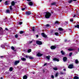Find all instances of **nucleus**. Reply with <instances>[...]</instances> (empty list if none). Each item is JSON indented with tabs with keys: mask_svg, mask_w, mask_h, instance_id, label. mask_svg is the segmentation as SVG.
I'll use <instances>...</instances> for the list:
<instances>
[{
	"mask_svg": "<svg viewBox=\"0 0 79 79\" xmlns=\"http://www.w3.org/2000/svg\"><path fill=\"white\" fill-rule=\"evenodd\" d=\"M46 15H45V17L46 18H49L51 16V14L50 12H45Z\"/></svg>",
	"mask_w": 79,
	"mask_h": 79,
	"instance_id": "nucleus-1",
	"label": "nucleus"
},
{
	"mask_svg": "<svg viewBox=\"0 0 79 79\" xmlns=\"http://www.w3.org/2000/svg\"><path fill=\"white\" fill-rule=\"evenodd\" d=\"M36 44H38V45H42V42L40 41H36Z\"/></svg>",
	"mask_w": 79,
	"mask_h": 79,
	"instance_id": "nucleus-2",
	"label": "nucleus"
},
{
	"mask_svg": "<svg viewBox=\"0 0 79 79\" xmlns=\"http://www.w3.org/2000/svg\"><path fill=\"white\" fill-rule=\"evenodd\" d=\"M41 35L44 37H45V38H46V37H47V36L44 33H41Z\"/></svg>",
	"mask_w": 79,
	"mask_h": 79,
	"instance_id": "nucleus-3",
	"label": "nucleus"
},
{
	"mask_svg": "<svg viewBox=\"0 0 79 79\" xmlns=\"http://www.w3.org/2000/svg\"><path fill=\"white\" fill-rule=\"evenodd\" d=\"M19 63V60L15 61V62L14 63L15 65H16L17 64H18Z\"/></svg>",
	"mask_w": 79,
	"mask_h": 79,
	"instance_id": "nucleus-4",
	"label": "nucleus"
},
{
	"mask_svg": "<svg viewBox=\"0 0 79 79\" xmlns=\"http://www.w3.org/2000/svg\"><path fill=\"white\" fill-rule=\"evenodd\" d=\"M53 60V61H59V59L56 58H53L52 59Z\"/></svg>",
	"mask_w": 79,
	"mask_h": 79,
	"instance_id": "nucleus-5",
	"label": "nucleus"
},
{
	"mask_svg": "<svg viewBox=\"0 0 79 79\" xmlns=\"http://www.w3.org/2000/svg\"><path fill=\"white\" fill-rule=\"evenodd\" d=\"M28 4L30 5V6H32V5H33V3H32V2L31 1L29 2Z\"/></svg>",
	"mask_w": 79,
	"mask_h": 79,
	"instance_id": "nucleus-6",
	"label": "nucleus"
},
{
	"mask_svg": "<svg viewBox=\"0 0 79 79\" xmlns=\"http://www.w3.org/2000/svg\"><path fill=\"white\" fill-rule=\"evenodd\" d=\"M68 68H69L71 69V68H73V65L72 64H70L68 66Z\"/></svg>",
	"mask_w": 79,
	"mask_h": 79,
	"instance_id": "nucleus-7",
	"label": "nucleus"
},
{
	"mask_svg": "<svg viewBox=\"0 0 79 79\" xmlns=\"http://www.w3.org/2000/svg\"><path fill=\"white\" fill-rule=\"evenodd\" d=\"M55 48H56V47L53 46H52L51 47V48L52 50H54V49H55Z\"/></svg>",
	"mask_w": 79,
	"mask_h": 79,
	"instance_id": "nucleus-8",
	"label": "nucleus"
},
{
	"mask_svg": "<svg viewBox=\"0 0 79 79\" xmlns=\"http://www.w3.org/2000/svg\"><path fill=\"white\" fill-rule=\"evenodd\" d=\"M26 14L27 15H30L31 14V11L27 12L26 13Z\"/></svg>",
	"mask_w": 79,
	"mask_h": 79,
	"instance_id": "nucleus-9",
	"label": "nucleus"
},
{
	"mask_svg": "<svg viewBox=\"0 0 79 79\" xmlns=\"http://www.w3.org/2000/svg\"><path fill=\"white\" fill-rule=\"evenodd\" d=\"M63 60L64 61H66L67 60V57H64L63 58Z\"/></svg>",
	"mask_w": 79,
	"mask_h": 79,
	"instance_id": "nucleus-10",
	"label": "nucleus"
},
{
	"mask_svg": "<svg viewBox=\"0 0 79 79\" xmlns=\"http://www.w3.org/2000/svg\"><path fill=\"white\" fill-rule=\"evenodd\" d=\"M37 55L38 56H42V55H43V54H41L40 53H38L37 54Z\"/></svg>",
	"mask_w": 79,
	"mask_h": 79,
	"instance_id": "nucleus-11",
	"label": "nucleus"
},
{
	"mask_svg": "<svg viewBox=\"0 0 79 79\" xmlns=\"http://www.w3.org/2000/svg\"><path fill=\"white\" fill-rule=\"evenodd\" d=\"M5 5H8V4H9V1H6L5 2Z\"/></svg>",
	"mask_w": 79,
	"mask_h": 79,
	"instance_id": "nucleus-12",
	"label": "nucleus"
},
{
	"mask_svg": "<svg viewBox=\"0 0 79 79\" xmlns=\"http://www.w3.org/2000/svg\"><path fill=\"white\" fill-rule=\"evenodd\" d=\"M75 63L76 64H78L79 63V61L77 59H76L75 60Z\"/></svg>",
	"mask_w": 79,
	"mask_h": 79,
	"instance_id": "nucleus-13",
	"label": "nucleus"
},
{
	"mask_svg": "<svg viewBox=\"0 0 79 79\" xmlns=\"http://www.w3.org/2000/svg\"><path fill=\"white\" fill-rule=\"evenodd\" d=\"M23 79H27V77L26 75L23 76Z\"/></svg>",
	"mask_w": 79,
	"mask_h": 79,
	"instance_id": "nucleus-14",
	"label": "nucleus"
},
{
	"mask_svg": "<svg viewBox=\"0 0 79 79\" xmlns=\"http://www.w3.org/2000/svg\"><path fill=\"white\" fill-rule=\"evenodd\" d=\"M21 60H22V61H25L26 60V58H21Z\"/></svg>",
	"mask_w": 79,
	"mask_h": 79,
	"instance_id": "nucleus-15",
	"label": "nucleus"
},
{
	"mask_svg": "<svg viewBox=\"0 0 79 79\" xmlns=\"http://www.w3.org/2000/svg\"><path fill=\"white\" fill-rule=\"evenodd\" d=\"M61 53L63 55H64V54L65 53V52H63V51H61Z\"/></svg>",
	"mask_w": 79,
	"mask_h": 79,
	"instance_id": "nucleus-16",
	"label": "nucleus"
},
{
	"mask_svg": "<svg viewBox=\"0 0 79 79\" xmlns=\"http://www.w3.org/2000/svg\"><path fill=\"white\" fill-rule=\"evenodd\" d=\"M46 58L47 59H48V60H50V56L48 55V56H46Z\"/></svg>",
	"mask_w": 79,
	"mask_h": 79,
	"instance_id": "nucleus-17",
	"label": "nucleus"
},
{
	"mask_svg": "<svg viewBox=\"0 0 79 79\" xmlns=\"http://www.w3.org/2000/svg\"><path fill=\"white\" fill-rule=\"evenodd\" d=\"M11 5H12V6H14L15 4V2L14 1H12L11 2Z\"/></svg>",
	"mask_w": 79,
	"mask_h": 79,
	"instance_id": "nucleus-18",
	"label": "nucleus"
},
{
	"mask_svg": "<svg viewBox=\"0 0 79 79\" xmlns=\"http://www.w3.org/2000/svg\"><path fill=\"white\" fill-rule=\"evenodd\" d=\"M10 10H6V13H10Z\"/></svg>",
	"mask_w": 79,
	"mask_h": 79,
	"instance_id": "nucleus-19",
	"label": "nucleus"
},
{
	"mask_svg": "<svg viewBox=\"0 0 79 79\" xmlns=\"http://www.w3.org/2000/svg\"><path fill=\"white\" fill-rule=\"evenodd\" d=\"M58 30H59V31H63V29L61 28H59Z\"/></svg>",
	"mask_w": 79,
	"mask_h": 79,
	"instance_id": "nucleus-20",
	"label": "nucleus"
},
{
	"mask_svg": "<svg viewBox=\"0 0 79 79\" xmlns=\"http://www.w3.org/2000/svg\"><path fill=\"white\" fill-rule=\"evenodd\" d=\"M34 40H32L31 41H29V44H31V43H32V42H34Z\"/></svg>",
	"mask_w": 79,
	"mask_h": 79,
	"instance_id": "nucleus-21",
	"label": "nucleus"
},
{
	"mask_svg": "<svg viewBox=\"0 0 79 79\" xmlns=\"http://www.w3.org/2000/svg\"><path fill=\"white\" fill-rule=\"evenodd\" d=\"M68 50H69V51H73V50H74V49L69 48L68 49Z\"/></svg>",
	"mask_w": 79,
	"mask_h": 79,
	"instance_id": "nucleus-22",
	"label": "nucleus"
},
{
	"mask_svg": "<svg viewBox=\"0 0 79 79\" xmlns=\"http://www.w3.org/2000/svg\"><path fill=\"white\" fill-rule=\"evenodd\" d=\"M55 24H60V23H59V22H58V21H56L55 22V23H54Z\"/></svg>",
	"mask_w": 79,
	"mask_h": 79,
	"instance_id": "nucleus-23",
	"label": "nucleus"
},
{
	"mask_svg": "<svg viewBox=\"0 0 79 79\" xmlns=\"http://www.w3.org/2000/svg\"><path fill=\"white\" fill-rule=\"evenodd\" d=\"M73 2V0H70L68 1V3H72V2Z\"/></svg>",
	"mask_w": 79,
	"mask_h": 79,
	"instance_id": "nucleus-24",
	"label": "nucleus"
},
{
	"mask_svg": "<svg viewBox=\"0 0 79 79\" xmlns=\"http://www.w3.org/2000/svg\"><path fill=\"white\" fill-rule=\"evenodd\" d=\"M1 47L2 48H5V46L4 45L2 44L1 45Z\"/></svg>",
	"mask_w": 79,
	"mask_h": 79,
	"instance_id": "nucleus-25",
	"label": "nucleus"
},
{
	"mask_svg": "<svg viewBox=\"0 0 79 79\" xmlns=\"http://www.w3.org/2000/svg\"><path fill=\"white\" fill-rule=\"evenodd\" d=\"M9 70L10 71H13V68L10 67L9 69Z\"/></svg>",
	"mask_w": 79,
	"mask_h": 79,
	"instance_id": "nucleus-26",
	"label": "nucleus"
},
{
	"mask_svg": "<svg viewBox=\"0 0 79 79\" xmlns=\"http://www.w3.org/2000/svg\"><path fill=\"white\" fill-rule=\"evenodd\" d=\"M75 27H77V28H79V25H77L75 26Z\"/></svg>",
	"mask_w": 79,
	"mask_h": 79,
	"instance_id": "nucleus-27",
	"label": "nucleus"
},
{
	"mask_svg": "<svg viewBox=\"0 0 79 79\" xmlns=\"http://www.w3.org/2000/svg\"><path fill=\"white\" fill-rule=\"evenodd\" d=\"M23 33H24V31H19V34H23Z\"/></svg>",
	"mask_w": 79,
	"mask_h": 79,
	"instance_id": "nucleus-28",
	"label": "nucleus"
},
{
	"mask_svg": "<svg viewBox=\"0 0 79 79\" xmlns=\"http://www.w3.org/2000/svg\"><path fill=\"white\" fill-rule=\"evenodd\" d=\"M35 29V27H33L32 28V31H33V32H34V31H35V29Z\"/></svg>",
	"mask_w": 79,
	"mask_h": 79,
	"instance_id": "nucleus-29",
	"label": "nucleus"
},
{
	"mask_svg": "<svg viewBox=\"0 0 79 79\" xmlns=\"http://www.w3.org/2000/svg\"><path fill=\"white\" fill-rule=\"evenodd\" d=\"M53 69L54 70H55V71H57V70H58V69L56 68H54Z\"/></svg>",
	"mask_w": 79,
	"mask_h": 79,
	"instance_id": "nucleus-30",
	"label": "nucleus"
},
{
	"mask_svg": "<svg viewBox=\"0 0 79 79\" xmlns=\"http://www.w3.org/2000/svg\"><path fill=\"white\" fill-rule=\"evenodd\" d=\"M15 36L16 38H18V34H16V35H15Z\"/></svg>",
	"mask_w": 79,
	"mask_h": 79,
	"instance_id": "nucleus-31",
	"label": "nucleus"
},
{
	"mask_svg": "<svg viewBox=\"0 0 79 79\" xmlns=\"http://www.w3.org/2000/svg\"><path fill=\"white\" fill-rule=\"evenodd\" d=\"M56 4V3L55 2H53L52 3H51V5H55Z\"/></svg>",
	"mask_w": 79,
	"mask_h": 79,
	"instance_id": "nucleus-32",
	"label": "nucleus"
},
{
	"mask_svg": "<svg viewBox=\"0 0 79 79\" xmlns=\"http://www.w3.org/2000/svg\"><path fill=\"white\" fill-rule=\"evenodd\" d=\"M45 26H46V27H49V26H50V25H49V24H47L46 25H45Z\"/></svg>",
	"mask_w": 79,
	"mask_h": 79,
	"instance_id": "nucleus-33",
	"label": "nucleus"
},
{
	"mask_svg": "<svg viewBox=\"0 0 79 79\" xmlns=\"http://www.w3.org/2000/svg\"><path fill=\"white\" fill-rule=\"evenodd\" d=\"M31 52V49H29L28 50V53H30V52Z\"/></svg>",
	"mask_w": 79,
	"mask_h": 79,
	"instance_id": "nucleus-34",
	"label": "nucleus"
},
{
	"mask_svg": "<svg viewBox=\"0 0 79 79\" xmlns=\"http://www.w3.org/2000/svg\"><path fill=\"white\" fill-rule=\"evenodd\" d=\"M55 35H57V36H58V32L55 33Z\"/></svg>",
	"mask_w": 79,
	"mask_h": 79,
	"instance_id": "nucleus-35",
	"label": "nucleus"
},
{
	"mask_svg": "<svg viewBox=\"0 0 79 79\" xmlns=\"http://www.w3.org/2000/svg\"><path fill=\"white\" fill-rule=\"evenodd\" d=\"M11 48L12 50H15V48L13 46H12L11 47Z\"/></svg>",
	"mask_w": 79,
	"mask_h": 79,
	"instance_id": "nucleus-36",
	"label": "nucleus"
},
{
	"mask_svg": "<svg viewBox=\"0 0 79 79\" xmlns=\"http://www.w3.org/2000/svg\"><path fill=\"white\" fill-rule=\"evenodd\" d=\"M72 53H73L72 52H70L69 53V56H72Z\"/></svg>",
	"mask_w": 79,
	"mask_h": 79,
	"instance_id": "nucleus-37",
	"label": "nucleus"
},
{
	"mask_svg": "<svg viewBox=\"0 0 79 79\" xmlns=\"http://www.w3.org/2000/svg\"><path fill=\"white\" fill-rule=\"evenodd\" d=\"M10 9L11 10H12V6H10Z\"/></svg>",
	"mask_w": 79,
	"mask_h": 79,
	"instance_id": "nucleus-38",
	"label": "nucleus"
},
{
	"mask_svg": "<svg viewBox=\"0 0 79 79\" xmlns=\"http://www.w3.org/2000/svg\"><path fill=\"white\" fill-rule=\"evenodd\" d=\"M29 59H31V60H32V59H33V57H31V56H30L29 57Z\"/></svg>",
	"mask_w": 79,
	"mask_h": 79,
	"instance_id": "nucleus-39",
	"label": "nucleus"
},
{
	"mask_svg": "<svg viewBox=\"0 0 79 79\" xmlns=\"http://www.w3.org/2000/svg\"><path fill=\"white\" fill-rule=\"evenodd\" d=\"M58 73H56V74L55 77H57V76H58Z\"/></svg>",
	"mask_w": 79,
	"mask_h": 79,
	"instance_id": "nucleus-40",
	"label": "nucleus"
},
{
	"mask_svg": "<svg viewBox=\"0 0 79 79\" xmlns=\"http://www.w3.org/2000/svg\"><path fill=\"white\" fill-rule=\"evenodd\" d=\"M22 23H23L22 22H20L19 23V24H20V25L22 24Z\"/></svg>",
	"mask_w": 79,
	"mask_h": 79,
	"instance_id": "nucleus-41",
	"label": "nucleus"
},
{
	"mask_svg": "<svg viewBox=\"0 0 79 79\" xmlns=\"http://www.w3.org/2000/svg\"><path fill=\"white\" fill-rule=\"evenodd\" d=\"M51 77L52 79H54V76H53V75H51Z\"/></svg>",
	"mask_w": 79,
	"mask_h": 79,
	"instance_id": "nucleus-42",
	"label": "nucleus"
},
{
	"mask_svg": "<svg viewBox=\"0 0 79 79\" xmlns=\"http://www.w3.org/2000/svg\"><path fill=\"white\" fill-rule=\"evenodd\" d=\"M25 9H26V8H23L22 9V10L23 11H24V10Z\"/></svg>",
	"mask_w": 79,
	"mask_h": 79,
	"instance_id": "nucleus-43",
	"label": "nucleus"
},
{
	"mask_svg": "<svg viewBox=\"0 0 79 79\" xmlns=\"http://www.w3.org/2000/svg\"><path fill=\"white\" fill-rule=\"evenodd\" d=\"M70 21H71V22H73V19H71L70 20Z\"/></svg>",
	"mask_w": 79,
	"mask_h": 79,
	"instance_id": "nucleus-44",
	"label": "nucleus"
},
{
	"mask_svg": "<svg viewBox=\"0 0 79 79\" xmlns=\"http://www.w3.org/2000/svg\"><path fill=\"white\" fill-rule=\"evenodd\" d=\"M76 15H74L73 16V18H74V17H76Z\"/></svg>",
	"mask_w": 79,
	"mask_h": 79,
	"instance_id": "nucleus-45",
	"label": "nucleus"
},
{
	"mask_svg": "<svg viewBox=\"0 0 79 79\" xmlns=\"http://www.w3.org/2000/svg\"><path fill=\"white\" fill-rule=\"evenodd\" d=\"M2 29V27H0V31H1Z\"/></svg>",
	"mask_w": 79,
	"mask_h": 79,
	"instance_id": "nucleus-46",
	"label": "nucleus"
},
{
	"mask_svg": "<svg viewBox=\"0 0 79 79\" xmlns=\"http://www.w3.org/2000/svg\"><path fill=\"white\" fill-rule=\"evenodd\" d=\"M46 65H47V63H45V64H44V66H46Z\"/></svg>",
	"mask_w": 79,
	"mask_h": 79,
	"instance_id": "nucleus-47",
	"label": "nucleus"
},
{
	"mask_svg": "<svg viewBox=\"0 0 79 79\" xmlns=\"http://www.w3.org/2000/svg\"><path fill=\"white\" fill-rule=\"evenodd\" d=\"M36 37H37V38L39 37V35H36Z\"/></svg>",
	"mask_w": 79,
	"mask_h": 79,
	"instance_id": "nucleus-48",
	"label": "nucleus"
},
{
	"mask_svg": "<svg viewBox=\"0 0 79 79\" xmlns=\"http://www.w3.org/2000/svg\"><path fill=\"white\" fill-rule=\"evenodd\" d=\"M5 30H6V31H8V28H5Z\"/></svg>",
	"mask_w": 79,
	"mask_h": 79,
	"instance_id": "nucleus-49",
	"label": "nucleus"
},
{
	"mask_svg": "<svg viewBox=\"0 0 79 79\" xmlns=\"http://www.w3.org/2000/svg\"><path fill=\"white\" fill-rule=\"evenodd\" d=\"M27 2H29L30 1H31V0H27Z\"/></svg>",
	"mask_w": 79,
	"mask_h": 79,
	"instance_id": "nucleus-50",
	"label": "nucleus"
},
{
	"mask_svg": "<svg viewBox=\"0 0 79 79\" xmlns=\"http://www.w3.org/2000/svg\"><path fill=\"white\" fill-rule=\"evenodd\" d=\"M63 70L65 71H66V69H64Z\"/></svg>",
	"mask_w": 79,
	"mask_h": 79,
	"instance_id": "nucleus-51",
	"label": "nucleus"
},
{
	"mask_svg": "<svg viewBox=\"0 0 79 79\" xmlns=\"http://www.w3.org/2000/svg\"><path fill=\"white\" fill-rule=\"evenodd\" d=\"M77 0H73V1H74L75 2H76V1H77Z\"/></svg>",
	"mask_w": 79,
	"mask_h": 79,
	"instance_id": "nucleus-52",
	"label": "nucleus"
},
{
	"mask_svg": "<svg viewBox=\"0 0 79 79\" xmlns=\"http://www.w3.org/2000/svg\"><path fill=\"white\" fill-rule=\"evenodd\" d=\"M65 42H67V40H65Z\"/></svg>",
	"mask_w": 79,
	"mask_h": 79,
	"instance_id": "nucleus-53",
	"label": "nucleus"
},
{
	"mask_svg": "<svg viewBox=\"0 0 79 79\" xmlns=\"http://www.w3.org/2000/svg\"><path fill=\"white\" fill-rule=\"evenodd\" d=\"M3 0H0V2H2V1Z\"/></svg>",
	"mask_w": 79,
	"mask_h": 79,
	"instance_id": "nucleus-54",
	"label": "nucleus"
},
{
	"mask_svg": "<svg viewBox=\"0 0 79 79\" xmlns=\"http://www.w3.org/2000/svg\"><path fill=\"white\" fill-rule=\"evenodd\" d=\"M3 56H1V58H3Z\"/></svg>",
	"mask_w": 79,
	"mask_h": 79,
	"instance_id": "nucleus-55",
	"label": "nucleus"
},
{
	"mask_svg": "<svg viewBox=\"0 0 79 79\" xmlns=\"http://www.w3.org/2000/svg\"><path fill=\"white\" fill-rule=\"evenodd\" d=\"M69 30H70V32H72V31L71 30V29H69Z\"/></svg>",
	"mask_w": 79,
	"mask_h": 79,
	"instance_id": "nucleus-56",
	"label": "nucleus"
},
{
	"mask_svg": "<svg viewBox=\"0 0 79 79\" xmlns=\"http://www.w3.org/2000/svg\"><path fill=\"white\" fill-rule=\"evenodd\" d=\"M25 57H26V58H27V56H26Z\"/></svg>",
	"mask_w": 79,
	"mask_h": 79,
	"instance_id": "nucleus-57",
	"label": "nucleus"
},
{
	"mask_svg": "<svg viewBox=\"0 0 79 79\" xmlns=\"http://www.w3.org/2000/svg\"><path fill=\"white\" fill-rule=\"evenodd\" d=\"M0 79H3V78L2 77H1Z\"/></svg>",
	"mask_w": 79,
	"mask_h": 79,
	"instance_id": "nucleus-58",
	"label": "nucleus"
},
{
	"mask_svg": "<svg viewBox=\"0 0 79 79\" xmlns=\"http://www.w3.org/2000/svg\"><path fill=\"white\" fill-rule=\"evenodd\" d=\"M66 23L67 24H68V22H66Z\"/></svg>",
	"mask_w": 79,
	"mask_h": 79,
	"instance_id": "nucleus-59",
	"label": "nucleus"
},
{
	"mask_svg": "<svg viewBox=\"0 0 79 79\" xmlns=\"http://www.w3.org/2000/svg\"><path fill=\"white\" fill-rule=\"evenodd\" d=\"M33 74H34V73H33Z\"/></svg>",
	"mask_w": 79,
	"mask_h": 79,
	"instance_id": "nucleus-60",
	"label": "nucleus"
}]
</instances>
